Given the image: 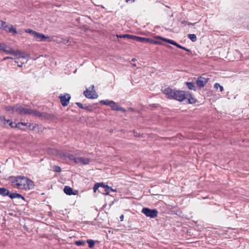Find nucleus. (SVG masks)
<instances>
[{
  "label": "nucleus",
  "instance_id": "58836bf2",
  "mask_svg": "<svg viewBox=\"0 0 249 249\" xmlns=\"http://www.w3.org/2000/svg\"><path fill=\"white\" fill-rule=\"evenodd\" d=\"M117 36H119L120 35H116L117 38L116 39H115V41H116V39H117L118 41H119V37L118 38Z\"/></svg>",
  "mask_w": 249,
  "mask_h": 249
},
{
  "label": "nucleus",
  "instance_id": "4468645a",
  "mask_svg": "<svg viewBox=\"0 0 249 249\" xmlns=\"http://www.w3.org/2000/svg\"><path fill=\"white\" fill-rule=\"evenodd\" d=\"M208 81V78H205L202 77H199L197 78L196 81V84L197 87L201 89L202 87L204 86V85L206 84Z\"/></svg>",
  "mask_w": 249,
  "mask_h": 249
},
{
  "label": "nucleus",
  "instance_id": "b1692460",
  "mask_svg": "<svg viewBox=\"0 0 249 249\" xmlns=\"http://www.w3.org/2000/svg\"><path fill=\"white\" fill-rule=\"evenodd\" d=\"M25 32L27 33H29L30 34H31L33 36H34L36 31H33L30 29H27L25 30Z\"/></svg>",
  "mask_w": 249,
  "mask_h": 249
},
{
  "label": "nucleus",
  "instance_id": "37998d69",
  "mask_svg": "<svg viewBox=\"0 0 249 249\" xmlns=\"http://www.w3.org/2000/svg\"><path fill=\"white\" fill-rule=\"evenodd\" d=\"M135 60H136V59L134 58H132V60H131L132 61H135Z\"/></svg>",
  "mask_w": 249,
  "mask_h": 249
},
{
  "label": "nucleus",
  "instance_id": "9d476101",
  "mask_svg": "<svg viewBox=\"0 0 249 249\" xmlns=\"http://www.w3.org/2000/svg\"><path fill=\"white\" fill-rule=\"evenodd\" d=\"M99 189V192H103L105 190L106 193L105 195H109V187L107 185H104L103 183H96L93 187V191L96 192Z\"/></svg>",
  "mask_w": 249,
  "mask_h": 249
},
{
  "label": "nucleus",
  "instance_id": "5701e85b",
  "mask_svg": "<svg viewBox=\"0 0 249 249\" xmlns=\"http://www.w3.org/2000/svg\"><path fill=\"white\" fill-rule=\"evenodd\" d=\"M214 88L216 89H218V88L220 89V90L221 92L223 91L224 90L223 87L222 86H221L219 83H215L214 85Z\"/></svg>",
  "mask_w": 249,
  "mask_h": 249
},
{
  "label": "nucleus",
  "instance_id": "0eeeda50",
  "mask_svg": "<svg viewBox=\"0 0 249 249\" xmlns=\"http://www.w3.org/2000/svg\"><path fill=\"white\" fill-rule=\"evenodd\" d=\"M0 28L7 32L12 33L14 34H17L16 28L12 25H8L6 22L0 20Z\"/></svg>",
  "mask_w": 249,
  "mask_h": 249
},
{
  "label": "nucleus",
  "instance_id": "aec40b11",
  "mask_svg": "<svg viewBox=\"0 0 249 249\" xmlns=\"http://www.w3.org/2000/svg\"><path fill=\"white\" fill-rule=\"evenodd\" d=\"M9 122V120H6L4 117L0 116V125H5Z\"/></svg>",
  "mask_w": 249,
  "mask_h": 249
},
{
  "label": "nucleus",
  "instance_id": "a211bd4d",
  "mask_svg": "<svg viewBox=\"0 0 249 249\" xmlns=\"http://www.w3.org/2000/svg\"><path fill=\"white\" fill-rule=\"evenodd\" d=\"M8 196L11 198H22V199L24 198V197L21 195H20L19 194H17V193L9 194Z\"/></svg>",
  "mask_w": 249,
  "mask_h": 249
},
{
  "label": "nucleus",
  "instance_id": "20e7f679",
  "mask_svg": "<svg viewBox=\"0 0 249 249\" xmlns=\"http://www.w3.org/2000/svg\"><path fill=\"white\" fill-rule=\"evenodd\" d=\"M0 51H3L7 54H13L22 58L28 56V54H26V56L23 55V53L19 51H14L12 48L4 43H0Z\"/></svg>",
  "mask_w": 249,
  "mask_h": 249
},
{
  "label": "nucleus",
  "instance_id": "f704fd0d",
  "mask_svg": "<svg viewBox=\"0 0 249 249\" xmlns=\"http://www.w3.org/2000/svg\"><path fill=\"white\" fill-rule=\"evenodd\" d=\"M110 191H111L113 192H115L117 191L116 189H114L112 188L111 187H110Z\"/></svg>",
  "mask_w": 249,
  "mask_h": 249
},
{
  "label": "nucleus",
  "instance_id": "ddd939ff",
  "mask_svg": "<svg viewBox=\"0 0 249 249\" xmlns=\"http://www.w3.org/2000/svg\"><path fill=\"white\" fill-rule=\"evenodd\" d=\"M110 107L111 109L115 111H121L123 112H125L126 110L122 107L119 105L117 104L113 101L110 100Z\"/></svg>",
  "mask_w": 249,
  "mask_h": 249
},
{
  "label": "nucleus",
  "instance_id": "6e6552de",
  "mask_svg": "<svg viewBox=\"0 0 249 249\" xmlns=\"http://www.w3.org/2000/svg\"><path fill=\"white\" fill-rule=\"evenodd\" d=\"M84 95L88 98L96 99L98 97V95L94 89V86H91L89 89H87L84 92Z\"/></svg>",
  "mask_w": 249,
  "mask_h": 249
},
{
  "label": "nucleus",
  "instance_id": "412c9836",
  "mask_svg": "<svg viewBox=\"0 0 249 249\" xmlns=\"http://www.w3.org/2000/svg\"><path fill=\"white\" fill-rule=\"evenodd\" d=\"M186 85L187 86L188 88L189 89L191 90H194L195 91L196 90V88L195 87L194 84L193 82H187Z\"/></svg>",
  "mask_w": 249,
  "mask_h": 249
},
{
  "label": "nucleus",
  "instance_id": "a878e982",
  "mask_svg": "<svg viewBox=\"0 0 249 249\" xmlns=\"http://www.w3.org/2000/svg\"><path fill=\"white\" fill-rule=\"evenodd\" d=\"M87 242L88 243L89 247L90 248H92L94 245V242L92 240H88Z\"/></svg>",
  "mask_w": 249,
  "mask_h": 249
},
{
  "label": "nucleus",
  "instance_id": "a18cd8bd",
  "mask_svg": "<svg viewBox=\"0 0 249 249\" xmlns=\"http://www.w3.org/2000/svg\"><path fill=\"white\" fill-rule=\"evenodd\" d=\"M130 1H132V2H134V0H130Z\"/></svg>",
  "mask_w": 249,
  "mask_h": 249
},
{
  "label": "nucleus",
  "instance_id": "f8f14e48",
  "mask_svg": "<svg viewBox=\"0 0 249 249\" xmlns=\"http://www.w3.org/2000/svg\"><path fill=\"white\" fill-rule=\"evenodd\" d=\"M176 89H172L170 88H167L163 90V93L166 97L170 99H172Z\"/></svg>",
  "mask_w": 249,
  "mask_h": 249
},
{
  "label": "nucleus",
  "instance_id": "a19ab883",
  "mask_svg": "<svg viewBox=\"0 0 249 249\" xmlns=\"http://www.w3.org/2000/svg\"><path fill=\"white\" fill-rule=\"evenodd\" d=\"M183 47V46H182L180 45V46H179L178 48H180V49H182Z\"/></svg>",
  "mask_w": 249,
  "mask_h": 249
},
{
  "label": "nucleus",
  "instance_id": "6ab92c4d",
  "mask_svg": "<svg viewBox=\"0 0 249 249\" xmlns=\"http://www.w3.org/2000/svg\"><path fill=\"white\" fill-rule=\"evenodd\" d=\"M9 194V192L8 190L4 188H0V194L3 196H8Z\"/></svg>",
  "mask_w": 249,
  "mask_h": 249
},
{
  "label": "nucleus",
  "instance_id": "473e14b6",
  "mask_svg": "<svg viewBox=\"0 0 249 249\" xmlns=\"http://www.w3.org/2000/svg\"><path fill=\"white\" fill-rule=\"evenodd\" d=\"M182 50H185V51H186L187 52H190V53L191 52V51L189 49H187V48H185L184 47H183Z\"/></svg>",
  "mask_w": 249,
  "mask_h": 249
},
{
  "label": "nucleus",
  "instance_id": "bb28decb",
  "mask_svg": "<svg viewBox=\"0 0 249 249\" xmlns=\"http://www.w3.org/2000/svg\"><path fill=\"white\" fill-rule=\"evenodd\" d=\"M53 168V170L57 172H60L61 171V168L58 166H54Z\"/></svg>",
  "mask_w": 249,
  "mask_h": 249
},
{
  "label": "nucleus",
  "instance_id": "2eb2a0df",
  "mask_svg": "<svg viewBox=\"0 0 249 249\" xmlns=\"http://www.w3.org/2000/svg\"><path fill=\"white\" fill-rule=\"evenodd\" d=\"M156 38L157 39H161V40H162L166 42L169 43L172 45H175V46H177L178 48L179 46H180L179 44H178L176 41H175L172 39H168L166 38H164L160 36H156Z\"/></svg>",
  "mask_w": 249,
  "mask_h": 249
},
{
  "label": "nucleus",
  "instance_id": "1a4fd4ad",
  "mask_svg": "<svg viewBox=\"0 0 249 249\" xmlns=\"http://www.w3.org/2000/svg\"><path fill=\"white\" fill-rule=\"evenodd\" d=\"M142 212L146 216L153 218L156 217L158 213V212L156 209H150L148 208H143Z\"/></svg>",
  "mask_w": 249,
  "mask_h": 249
},
{
  "label": "nucleus",
  "instance_id": "7ed1b4c3",
  "mask_svg": "<svg viewBox=\"0 0 249 249\" xmlns=\"http://www.w3.org/2000/svg\"><path fill=\"white\" fill-rule=\"evenodd\" d=\"M172 99L176 100L179 102H182L187 99V103L191 104L196 102V99L192 96V94L189 91L184 90H176Z\"/></svg>",
  "mask_w": 249,
  "mask_h": 249
},
{
  "label": "nucleus",
  "instance_id": "423d86ee",
  "mask_svg": "<svg viewBox=\"0 0 249 249\" xmlns=\"http://www.w3.org/2000/svg\"><path fill=\"white\" fill-rule=\"evenodd\" d=\"M60 156L64 159L68 158L71 160H73L75 163L81 164H87L90 161L89 159L83 157L75 158L73 155L68 153H60Z\"/></svg>",
  "mask_w": 249,
  "mask_h": 249
},
{
  "label": "nucleus",
  "instance_id": "79ce46f5",
  "mask_svg": "<svg viewBox=\"0 0 249 249\" xmlns=\"http://www.w3.org/2000/svg\"><path fill=\"white\" fill-rule=\"evenodd\" d=\"M22 63H21V64H18V66L20 67H22Z\"/></svg>",
  "mask_w": 249,
  "mask_h": 249
},
{
  "label": "nucleus",
  "instance_id": "c03bdc74",
  "mask_svg": "<svg viewBox=\"0 0 249 249\" xmlns=\"http://www.w3.org/2000/svg\"><path fill=\"white\" fill-rule=\"evenodd\" d=\"M130 1V0H126V1L127 2H128Z\"/></svg>",
  "mask_w": 249,
  "mask_h": 249
},
{
  "label": "nucleus",
  "instance_id": "2f4dec72",
  "mask_svg": "<svg viewBox=\"0 0 249 249\" xmlns=\"http://www.w3.org/2000/svg\"><path fill=\"white\" fill-rule=\"evenodd\" d=\"M101 102L103 103L104 104H105V105H109V101L108 100L101 101Z\"/></svg>",
  "mask_w": 249,
  "mask_h": 249
},
{
  "label": "nucleus",
  "instance_id": "4c0bfd02",
  "mask_svg": "<svg viewBox=\"0 0 249 249\" xmlns=\"http://www.w3.org/2000/svg\"><path fill=\"white\" fill-rule=\"evenodd\" d=\"M135 135L136 137H139L140 136V134H137V133H136V134H135Z\"/></svg>",
  "mask_w": 249,
  "mask_h": 249
},
{
  "label": "nucleus",
  "instance_id": "c9c22d12",
  "mask_svg": "<svg viewBox=\"0 0 249 249\" xmlns=\"http://www.w3.org/2000/svg\"><path fill=\"white\" fill-rule=\"evenodd\" d=\"M19 123L21 124V125H23V126H26V124L25 123Z\"/></svg>",
  "mask_w": 249,
  "mask_h": 249
},
{
  "label": "nucleus",
  "instance_id": "f257e3e1",
  "mask_svg": "<svg viewBox=\"0 0 249 249\" xmlns=\"http://www.w3.org/2000/svg\"><path fill=\"white\" fill-rule=\"evenodd\" d=\"M5 109L7 111H9L12 113L15 112L20 115L29 114L33 115L36 117L41 116V113L37 110L25 108L18 105L13 107L6 106L5 107Z\"/></svg>",
  "mask_w": 249,
  "mask_h": 249
},
{
  "label": "nucleus",
  "instance_id": "c85d7f7f",
  "mask_svg": "<svg viewBox=\"0 0 249 249\" xmlns=\"http://www.w3.org/2000/svg\"><path fill=\"white\" fill-rule=\"evenodd\" d=\"M9 125L12 127V128H16V126H15V125L16 124L14 123L13 122H10L9 121Z\"/></svg>",
  "mask_w": 249,
  "mask_h": 249
},
{
  "label": "nucleus",
  "instance_id": "dca6fc26",
  "mask_svg": "<svg viewBox=\"0 0 249 249\" xmlns=\"http://www.w3.org/2000/svg\"><path fill=\"white\" fill-rule=\"evenodd\" d=\"M34 37L37 41H41L45 39L49 38L48 36H46L45 35L37 32L36 33Z\"/></svg>",
  "mask_w": 249,
  "mask_h": 249
},
{
  "label": "nucleus",
  "instance_id": "39448f33",
  "mask_svg": "<svg viewBox=\"0 0 249 249\" xmlns=\"http://www.w3.org/2000/svg\"><path fill=\"white\" fill-rule=\"evenodd\" d=\"M117 37L118 38L124 37L127 38L128 39H132L136 40L137 41L140 42H150L153 44H161V43L158 41L154 40L148 38L139 37L128 34H124L119 36H117Z\"/></svg>",
  "mask_w": 249,
  "mask_h": 249
},
{
  "label": "nucleus",
  "instance_id": "4be33fe9",
  "mask_svg": "<svg viewBox=\"0 0 249 249\" xmlns=\"http://www.w3.org/2000/svg\"><path fill=\"white\" fill-rule=\"evenodd\" d=\"M188 38L193 42H195L197 38L195 34H189L188 35Z\"/></svg>",
  "mask_w": 249,
  "mask_h": 249
},
{
  "label": "nucleus",
  "instance_id": "c756f323",
  "mask_svg": "<svg viewBox=\"0 0 249 249\" xmlns=\"http://www.w3.org/2000/svg\"><path fill=\"white\" fill-rule=\"evenodd\" d=\"M76 104L80 108H84L83 105L79 102L76 103Z\"/></svg>",
  "mask_w": 249,
  "mask_h": 249
},
{
  "label": "nucleus",
  "instance_id": "f3484780",
  "mask_svg": "<svg viewBox=\"0 0 249 249\" xmlns=\"http://www.w3.org/2000/svg\"><path fill=\"white\" fill-rule=\"evenodd\" d=\"M64 192L65 194L68 195H73L72 189L70 186H66L64 188Z\"/></svg>",
  "mask_w": 249,
  "mask_h": 249
},
{
  "label": "nucleus",
  "instance_id": "7c9ffc66",
  "mask_svg": "<svg viewBox=\"0 0 249 249\" xmlns=\"http://www.w3.org/2000/svg\"><path fill=\"white\" fill-rule=\"evenodd\" d=\"M21 124H20V123H18V124H16L15 125V126H16V128H19V129H22V128L21 127Z\"/></svg>",
  "mask_w": 249,
  "mask_h": 249
},
{
  "label": "nucleus",
  "instance_id": "72a5a7b5",
  "mask_svg": "<svg viewBox=\"0 0 249 249\" xmlns=\"http://www.w3.org/2000/svg\"><path fill=\"white\" fill-rule=\"evenodd\" d=\"M124 214H122L120 216V220L121 221H123V220H124Z\"/></svg>",
  "mask_w": 249,
  "mask_h": 249
},
{
  "label": "nucleus",
  "instance_id": "ea45409f",
  "mask_svg": "<svg viewBox=\"0 0 249 249\" xmlns=\"http://www.w3.org/2000/svg\"><path fill=\"white\" fill-rule=\"evenodd\" d=\"M166 47H167V48H172V46H170V45H166Z\"/></svg>",
  "mask_w": 249,
  "mask_h": 249
},
{
  "label": "nucleus",
  "instance_id": "cd10ccee",
  "mask_svg": "<svg viewBox=\"0 0 249 249\" xmlns=\"http://www.w3.org/2000/svg\"><path fill=\"white\" fill-rule=\"evenodd\" d=\"M180 22H181V23H182V24H184L185 25H186V24H187V21L186 20H183L180 21ZM188 25H194V23L189 22V23H188Z\"/></svg>",
  "mask_w": 249,
  "mask_h": 249
},
{
  "label": "nucleus",
  "instance_id": "f03ea898",
  "mask_svg": "<svg viewBox=\"0 0 249 249\" xmlns=\"http://www.w3.org/2000/svg\"><path fill=\"white\" fill-rule=\"evenodd\" d=\"M13 183H15L18 189L25 190L32 189L34 186V182L24 177L19 176L17 177Z\"/></svg>",
  "mask_w": 249,
  "mask_h": 249
},
{
  "label": "nucleus",
  "instance_id": "393cba45",
  "mask_svg": "<svg viewBox=\"0 0 249 249\" xmlns=\"http://www.w3.org/2000/svg\"><path fill=\"white\" fill-rule=\"evenodd\" d=\"M85 244V241L83 240H79V241H76L75 242V244L76 245L79 246H83Z\"/></svg>",
  "mask_w": 249,
  "mask_h": 249
},
{
  "label": "nucleus",
  "instance_id": "e433bc0d",
  "mask_svg": "<svg viewBox=\"0 0 249 249\" xmlns=\"http://www.w3.org/2000/svg\"><path fill=\"white\" fill-rule=\"evenodd\" d=\"M11 57H4V58H3V60H6V59H11Z\"/></svg>",
  "mask_w": 249,
  "mask_h": 249
},
{
  "label": "nucleus",
  "instance_id": "49530a36",
  "mask_svg": "<svg viewBox=\"0 0 249 249\" xmlns=\"http://www.w3.org/2000/svg\"><path fill=\"white\" fill-rule=\"evenodd\" d=\"M68 41H69V40H67V42H66V43H68Z\"/></svg>",
  "mask_w": 249,
  "mask_h": 249
},
{
  "label": "nucleus",
  "instance_id": "9b49d317",
  "mask_svg": "<svg viewBox=\"0 0 249 249\" xmlns=\"http://www.w3.org/2000/svg\"><path fill=\"white\" fill-rule=\"evenodd\" d=\"M61 104L63 107L67 106L70 102L71 96L69 94L65 93L64 94H60L59 96Z\"/></svg>",
  "mask_w": 249,
  "mask_h": 249
}]
</instances>
